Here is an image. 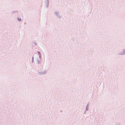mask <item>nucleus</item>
Here are the masks:
<instances>
[{
  "mask_svg": "<svg viewBox=\"0 0 125 125\" xmlns=\"http://www.w3.org/2000/svg\"><path fill=\"white\" fill-rule=\"evenodd\" d=\"M18 20L19 21H21V19L20 18H18Z\"/></svg>",
  "mask_w": 125,
  "mask_h": 125,
  "instance_id": "nucleus-1",
  "label": "nucleus"
},
{
  "mask_svg": "<svg viewBox=\"0 0 125 125\" xmlns=\"http://www.w3.org/2000/svg\"><path fill=\"white\" fill-rule=\"evenodd\" d=\"M38 52L39 53H40V52Z\"/></svg>",
  "mask_w": 125,
  "mask_h": 125,
  "instance_id": "nucleus-2",
  "label": "nucleus"
}]
</instances>
